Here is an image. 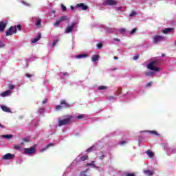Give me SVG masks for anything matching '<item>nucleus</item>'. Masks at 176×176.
I'll return each mask as SVG.
<instances>
[{"instance_id":"obj_22","label":"nucleus","mask_w":176,"mask_h":176,"mask_svg":"<svg viewBox=\"0 0 176 176\" xmlns=\"http://www.w3.org/2000/svg\"><path fill=\"white\" fill-rule=\"evenodd\" d=\"M1 137L3 138H6L7 140H10V138H12L13 135H3Z\"/></svg>"},{"instance_id":"obj_54","label":"nucleus","mask_w":176,"mask_h":176,"mask_svg":"<svg viewBox=\"0 0 176 176\" xmlns=\"http://www.w3.org/2000/svg\"><path fill=\"white\" fill-rule=\"evenodd\" d=\"M0 127H1V129H3V125L0 124Z\"/></svg>"},{"instance_id":"obj_49","label":"nucleus","mask_w":176,"mask_h":176,"mask_svg":"<svg viewBox=\"0 0 176 176\" xmlns=\"http://www.w3.org/2000/svg\"><path fill=\"white\" fill-rule=\"evenodd\" d=\"M23 141H24L25 142H28V139L27 138H23Z\"/></svg>"},{"instance_id":"obj_7","label":"nucleus","mask_w":176,"mask_h":176,"mask_svg":"<svg viewBox=\"0 0 176 176\" xmlns=\"http://www.w3.org/2000/svg\"><path fill=\"white\" fill-rule=\"evenodd\" d=\"M32 20L35 22L36 27H38V28L42 27V19H41L39 16H34L32 17Z\"/></svg>"},{"instance_id":"obj_25","label":"nucleus","mask_w":176,"mask_h":176,"mask_svg":"<svg viewBox=\"0 0 176 176\" xmlns=\"http://www.w3.org/2000/svg\"><path fill=\"white\" fill-rule=\"evenodd\" d=\"M85 116L83 114H81L80 116H78L76 117V119H78V120H82V119H85Z\"/></svg>"},{"instance_id":"obj_5","label":"nucleus","mask_w":176,"mask_h":176,"mask_svg":"<svg viewBox=\"0 0 176 176\" xmlns=\"http://www.w3.org/2000/svg\"><path fill=\"white\" fill-rule=\"evenodd\" d=\"M67 20H68V16L67 15L60 16L59 19H56L55 23H54V27H58L60 23H63V21H67Z\"/></svg>"},{"instance_id":"obj_4","label":"nucleus","mask_w":176,"mask_h":176,"mask_svg":"<svg viewBox=\"0 0 176 176\" xmlns=\"http://www.w3.org/2000/svg\"><path fill=\"white\" fill-rule=\"evenodd\" d=\"M17 33V28L15 26H11L8 28V30L6 32V36H10V35H13V34Z\"/></svg>"},{"instance_id":"obj_29","label":"nucleus","mask_w":176,"mask_h":176,"mask_svg":"<svg viewBox=\"0 0 176 176\" xmlns=\"http://www.w3.org/2000/svg\"><path fill=\"white\" fill-rule=\"evenodd\" d=\"M151 134H154L155 135H159V133L156 132V131H147Z\"/></svg>"},{"instance_id":"obj_24","label":"nucleus","mask_w":176,"mask_h":176,"mask_svg":"<svg viewBox=\"0 0 176 176\" xmlns=\"http://www.w3.org/2000/svg\"><path fill=\"white\" fill-rule=\"evenodd\" d=\"M144 174H146L147 175H153V172L152 170H144Z\"/></svg>"},{"instance_id":"obj_18","label":"nucleus","mask_w":176,"mask_h":176,"mask_svg":"<svg viewBox=\"0 0 176 176\" xmlns=\"http://www.w3.org/2000/svg\"><path fill=\"white\" fill-rule=\"evenodd\" d=\"M99 58H100V56H98V55H94L91 57V60L93 61V63H96V61H98Z\"/></svg>"},{"instance_id":"obj_36","label":"nucleus","mask_w":176,"mask_h":176,"mask_svg":"<svg viewBox=\"0 0 176 176\" xmlns=\"http://www.w3.org/2000/svg\"><path fill=\"white\" fill-rule=\"evenodd\" d=\"M61 8L63 12H65V10H67V7H65V6H64L63 4L61 5Z\"/></svg>"},{"instance_id":"obj_28","label":"nucleus","mask_w":176,"mask_h":176,"mask_svg":"<svg viewBox=\"0 0 176 176\" xmlns=\"http://www.w3.org/2000/svg\"><path fill=\"white\" fill-rule=\"evenodd\" d=\"M137 31H138L137 28H135L134 29H133V30L130 32V34H131V35H133V34H135V33L137 32Z\"/></svg>"},{"instance_id":"obj_48","label":"nucleus","mask_w":176,"mask_h":176,"mask_svg":"<svg viewBox=\"0 0 176 176\" xmlns=\"http://www.w3.org/2000/svg\"><path fill=\"white\" fill-rule=\"evenodd\" d=\"M114 41H116V42H120V38H114Z\"/></svg>"},{"instance_id":"obj_3","label":"nucleus","mask_w":176,"mask_h":176,"mask_svg":"<svg viewBox=\"0 0 176 176\" xmlns=\"http://www.w3.org/2000/svg\"><path fill=\"white\" fill-rule=\"evenodd\" d=\"M72 120V116H68L66 118L59 120L58 126H65V124H69Z\"/></svg>"},{"instance_id":"obj_45","label":"nucleus","mask_w":176,"mask_h":176,"mask_svg":"<svg viewBox=\"0 0 176 176\" xmlns=\"http://www.w3.org/2000/svg\"><path fill=\"white\" fill-rule=\"evenodd\" d=\"M25 76H26V78H31L32 76V75L28 73L25 74Z\"/></svg>"},{"instance_id":"obj_39","label":"nucleus","mask_w":176,"mask_h":176,"mask_svg":"<svg viewBox=\"0 0 176 176\" xmlns=\"http://www.w3.org/2000/svg\"><path fill=\"white\" fill-rule=\"evenodd\" d=\"M8 87H9L10 90H13V89H14V85H10Z\"/></svg>"},{"instance_id":"obj_33","label":"nucleus","mask_w":176,"mask_h":176,"mask_svg":"<svg viewBox=\"0 0 176 176\" xmlns=\"http://www.w3.org/2000/svg\"><path fill=\"white\" fill-rule=\"evenodd\" d=\"M153 74V72H146L145 73V75H146V76H152Z\"/></svg>"},{"instance_id":"obj_13","label":"nucleus","mask_w":176,"mask_h":176,"mask_svg":"<svg viewBox=\"0 0 176 176\" xmlns=\"http://www.w3.org/2000/svg\"><path fill=\"white\" fill-rule=\"evenodd\" d=\"M76 8H80L81 10H87L89 9V6L85 5L83 3L76 4Z\"/></svg>"},{"instance_id":"obj_19","label":"nucleus","mask_w":176,"mask_h":176,"mask_svg":"<svg viewBox=\"0 0 176 176\" xmlns=\"http://www.w3.org/2000/svg\"><path fill=\"white\" fill-rule=\"evenodd\" d=\"M50 146H54V144L53 143H50L48 145H47L44 148L41 150V152H45V151L49 149Z\"/></svg>"},{"instance_id":"obj_44","label":"nucleus","mask_w":176,"mask_h":176,"mask_svg":"<svg viewBox=\"0 0 176 176\" xmlns=\"http://www.w3.org/2000/svg\"><path fill=\"white\" fill-rule=\"evenodd\" d=\"M147 87H151L152 86V82H150L146 84Z\"/></svg>"},{"instance_id":"obj_51","label":"nucleus","mask_w":176,"mask_h":176,"mask_svg":"<svg viewBox=\"0 0 176 176\" xmlns=\"http://www.w3.org/2000/svg\"><path fill=\"white\" fill-rule=\"evenodd\" d=\"M70 9L71 10H74V9H75V7H74V6H71Z\"/></svg>"},{"instance_id":"obj_30","label":"nucleus","mask_w":176,"mask_h":176,"mask_svg":"<svg viewBox=\"0 0 176 176\" xmlns=\"http://www.w3.org/2000/svg\"><path fill=\"white\" fill-rule=\"evenodd\" d=\"M94 148V146L89 147L88 149L86 150V152H87L88 153H89V152H92Z\"/></svg>"},{"instance_id":"obj_20","label":"nucleus","mask_w":176,"mask_h":176,"mask_svg":"<svg viewBox=\"0 0 176 176\" xmlns=\"http://www.w3.org/2000/svg\"><path fill=\"white\" fill-rule=\"evenodd\" d=\"M89 160V155H84L80 157V162H85V160Z\"/></svg>"},{"instance_id":"obj_43","label":"nucleus","mask_w":176,"mask_h":176,"mask_svg":"<svg viewBox=\"0 0 176 176\" xmlns=\"http://www.w3.org/2000/svg\"><path fill=\"white\" fill-rule=\"evenodd\" d=\"M126 176H135L134 173H126Z\"/></svg>"},{"instance_id":"obj_42","label":"nucleus","mask_w":176,"mask_h":176,"mask_svg":"<svg viewBox=\"0 0 176 176\" xmlns=\"http://www.w3.org/2000/svg\"><path fill=\"white\" fill-rule=\"evenodd\" d=\"M105 157V155H102L99 157L100 160H104V158Z\"/></svg>"},{"instance_id":"obj_46","label":"nucleus","mask_w":176,"mask_h":176,"mask_svg":"<svg viewBox=\"0 0 176 176\" xmlns=\"http://www.w3.org/2000/svg\"><path fill=\"white\" fill-rule=\"evenodd\" d=\"M124 144H127V142H126V141H122V142H120V144H121V145H124Z\"/></svg>"},{"instance_id":"obj_58","label":"nucleus","mask_w":176,"mask_h":176,"mask_svg":"<svg viewBox=\"0 0 176 176\" xmlns=\"http://www.w3.org/2000/svg\"><path fill=\"white\" fill-rule=\"evenodd\" d=\"M101 153H104V152H103V151H102V152H101Z\"/></svg>"},{"instance_id":"obj_12","label":"nucleus","mask_w":176,"mask_h":176,"mask_svg":"<svg viewBox=\"0 0 176 176\" xmlns=\"http://www.w3.org/2000/svg\"><path fill=\"white\" fill-rule=\"evenodd\" d=\"M76 25V23H72L70 26H68L65 30V34H69V32H72L74 30V27Z\"/></svg>"},{"instance_id":"obj_26","label":"nucleus","mask_w":176,"mask_h":176,"mask_svg":"<svg viewBox=\"0 0 176 176\" xmlns=\"http://www.w3.org/2000/svg\"><path fill=\"white\" fill-rule=\"evenodd\" d=\"M85 166H87V167H89L90 166H92L93 167H96V165L94 164V161H91V163H87Z\"/></svg>"},{"instance_id":"obj_17","label":"nucleus","mask_w":176,"mask_h":176,"mask_svg":"<svg viewBox=\"0 0 176 176\" xmlns=\"http://www.w3.org/2000/svg\"><path fill=\"white\" fill-rule=\"evenodd\" d=\"M171 31H174V28H165L163 31L164 34H168V32H171Z\"/></svg>"},{"instance_id":"obj_23","label":"nucleus","mask_w":176,"mask_h":176,"mask_svg":"<svg viewBox=\"0 0 176 176\" xmlns=\"http://www.w3.org/2000/svg\"><path fill=\"white\" fill-rule=\"evenodd\" d=\"M146 154L148 155V156H149V157H153V153L152 152V151L148 150L146 151Z\"/></svg>"},{"instance_id":"obj_40","label":"nucleus","mask_w":176,"mask_h":176,"mask_svg":"<svg viewBox=\"0 0 176 176\" xmlns=\"http://www.w3.org/2000/svg\"><path fill=\"white\" fill-rule=\"evenodd\" d=\"M107 100H115V96H109V97H107Z\"/></svg>"},{"instance_id":"obj_32","label":"nucleus","mask_w":176,"mask_h":176,"mask_svg":"<svg viewBox=\"0 0 176 176\" xmlns=\"http://www.w3.org/2000/svg\"><path fill=\"white\" fill-rule=\"evenodd\" d=\"M135 14H137V12H135V11H132L131 13L129 14V17H134Z\"/></svg>"},{"instance_id":"obj_11","label":"nucleus","mask_w":176,"mask_h":176,"mask_svg":"<svg viewBox=\"0 0 176 176\" xmlns=\"http://www.w3.org/2000/svg\"><path fill=\"white\" fill-rule=\"evenodd\" d=\"M8 25V21H1L0 22V32H3L5 31V28H6Z\"/></svg>"},{"instance_id":"obj_2","label":"nucleus","mask_w":176,"mask_h":176,"mask_svg":"<svg viewBox=\"0 0 176 176\" xmlns=\"http://www.w3.org/2000/svg\"><path fill=\"white\" fill-rule=\"evenodd\" d=\"M157 65V62L154 60L148 64L147 68L148 69H151V71H155V72H159L160 69L159 67H156Z\"/></svg>"},{"instance_id":"obj_56","label":"nucleus","mask_w":176,"mask_h":176,"mask_svg":"<svg viewBox=\"0 0 176 176\" xmlns=\"http://www.w3.org/2000/svg\"><path fill=\"white\" fill-rule=\"evenodd\" d=\"M118 56H114V60H118Z\"/></svg>"},{"instance_id":"obj_38","label":"nucleus","mask_w":176,"mask_h":176,"mask_svg":"<svg viewBox=\"0 0 176 176\" xmlns=\"http://www.w3.org/2000/svg\"><path fill=\"white\" fill-rule=\"evenodd\" d=\"M138 58H140V55H138V54L135 55L133 58V60H138Z\"/></svg>"},{"instance_id":"obj_15","label":"nucleus","mask_w":176,"mask_h":176,"mask_svg":"<svg viewBox=\"0 0 176 176\" xmlns=\"http://www.w3.org/2000/svg\"><path fill=\"white\" fill-rule=\"evenodd\" d=\"M41 37H42V35L41 34V33H38V36L32 40V43H36V42L39 41V39H41Z\"/></svg>"},{"instance_id":"obj_14","label":"nucleus","mask_w":176,"mask_h":176,"mask_svg":"<svg viewBox=\"0 0 176 176\" xmlns=\"http://www.w3.org/2000/svg\"><path fill=\"white\" fill-rule=\"evenodd\" d=\"M10 94H12V92L8 90V91H6L4 92H2L0 94V96H1V97H6L8 96H10Z\"/></svg>"},{"instance_id":"obj_6","label":"nucleus","mask_w":176,"mask_h":176,"mask_svg":"<svg viewBox=\"0 0 176 176\" xmlns=\"http://www.w3.org/2000/svg\"><path fill=\"white\" fill-rule=\"evenodd\" d=\"M103 5H104V6H115L116 5H118V1L115 0H104L103 1Z\"/></svg>"},{"instance_id":"obj_47","label":"nucleus","mask_w":176,"mask_h":176,"mask_svg":"<svg viewBox=\"0 0 176 176\" xmlns=\"http://www.w3.org/2000/svg\"><path fill=\"white\" fill-rule=\"evenodd\" d=\"M14 149H20V146L14 145Z\"/></svg>"},{"instance_id":"obj_9","label":"nucleus","mask_w":176,"mask_h":176,"mask_svg":"<svg viewBox=\"0 0 176 176\" xmlns=\"http://www.w3.org/2000/svg\"><path fill=\"white\" fill-rule=\"evenodd\" d=\"M166 38L163 36L155 35L153 37V43H160Z\"/></svg>"},{"instance_id":"obj_10","label":"nucleus","mask_w":176,"mask_h":176,"mask_svg":"<svg viewBox=\"0 0 176 176\" xmlns=\"http://www.w3.org/2000/svg\"><path fill=\"white\" fill-rule=\"evenodd\" d=\"M3 160H12L14 159V154L7 153L2 157Z\"/></svg>"},{"instance_id":"obj_8","label":"nucleus","mask_w":176,"mask_h":176,"mask_svg":"<svg viewBox=\"0 0 176 176\" xmlns=\"http://www.w3.org/2000/svg\"><path fill=\"white\" fill-rule=\"evenodd\" d=\"M23 151L25 152V155H32L35 153V147L32 146L30 148H23Z\"/></svg>"},{"instance_id":"obj_41","label":"nucleus","mask_w":176,"mask_h":176,"mask_svg":"<svg viewBox=\"0 0 176 176\" xmlns=\"http://www.w3.org/2000/svg\"><path fill=\"white\" fill-rule=\"evenodd\" d=\"M58 42V40H56L55 41H54L52 43V46H56V45H57Z\"/></svg>"},{"instance_id":"obj_50","label":"nucleus","mask_w":176,"mask_h":176,"mask_svg":"<svg viewBox=\"0 0 176 176\" xmlns=\"http://www.w3.org/2000/svg\"><path fill=\"white\" fill-rule=\"evenodd\" d=\"M46 102H47V99L43 100V104H46Z\"/></svg>"},{"instance_id":"obj_55","label":"nucleus","mask_w":176,"mask_h":176,"mask_svg":"<svg viewBox=\"0 0 176 176\" xmlns=\"http://www.w3.org/2000/svg\"><path fill=\"white\" fill-rule=\"evenodd\" d=\"M165 56H166V54H162V57H165Z\"/></svg>"},{"instance_id":"obj_31","label":"nucleus","mask_w":176,"mask_h":176,"mask_svg":"<svg viewBox=\"0 0 176 176\" xmlns=\"http://www.w3.org/2000/svg\"><path fill=\"white\" fill-rule=\"evenodd\" d=\"M5 46H6L5 43L2 42V41L0 40V49L5 47Z\"/></svg>"},{"instance_id":"obj_52","label":"nucleus","mask_w":176,"mask_h":176,"mask_svg":"<svg viewBox=\"0 0 176 176\" xmlns=\"http://www.w3.org/2000/svg\"><path fill=\"white\" fill-rule=\"evenodd\" d=\"M117 10H122V7L117 8Z\"/></svg>"},{"instance_id":"obj_35","label":"nucleus","mask_w":176,"mask_h":176,"mask_svg":"<svg viewBox=\"0 0 176 176\" xmlns=\"http://www.w3.org/2000/svg\"><path fill=\"white\" fill-rule=\"evenodd\" d=\"M97 47H98V49H101V47H102V43H98Z\"/></svg>"},{"instance_id":"obj_34","label":"nucleus","mask_w":176,"mask_h":176,"mask_svg":"<svg viewBox=\"0 0 176 176\" xmlns=\"http://www.w3.org/2000/svg\"><path fill=\"white\" fill-rule=\"evenodd\" d=\"M120 34H124L126 32V29L122 28L120 30Z\"/></svg>"},{"instance_id":"obj_53","label":"nucleus","mask_w":176,"mask_h":176,"mask_svg":"<svg viewBox=\"0 0 176 176\" xmlns=\"http://www.w3.org/2000/svg\"><path fill=\"white\" fill-rule=\"evenodd\" d=\"M63 76H68V73H67V72L63 73Z\"/></svg>"},{"instance_id":"obj_1","label":"nucleus","mask_w":176,"mask_h":176,"mask_svg":"<svg viewBox=\"0 0 176 176\" xmlns=\"http://www.w3.org/2000/svg\"><path fill=\"white\" fill-rule=\"evenodd\" d=\"M60 104H58L56 107V111H60V109H67L71 108V104L67 102L65 100H62L60 102Z\"/></svg>"},{"instance_id":"obj_57","label":"nucleus","mask_w":176,"mask_h":176,"mask_svg":"<svg viewBox=\"0 0 176 176\" xmlns=\"http://www.w3.org/2000/svg\"><path fill=\"white\" fill-rule=\"evenodd\" d=\"M175 46H176V41H175Z\"/></svg>"},{"instance_id":"obj_27","label":"nucleus","mask_w":176,"mask_h":176,"mask_svg":"<svg viewBox=\"0 0 176 176\" xmlns=\"http://www.w3.org/2000/svg\"><path fill=\"white\" fill-rule=\"evenodd\" d=\"M107 89H108L107 86L102 85L98 87V90H107Z\"/></svg>"},{"instance_id":"obj_21","label":"nucleus","mask_w":176,"mask_h":176,"mask_svg":"<svg viewBox=\"0 0 176 176\" xmlns=\"http://www.w3.org/2000/svg\"><path fill=\"white\" fill-rule=\"evenodd\" d=\"M86 57H87V54H79L76 56V58H85Z\"/></svg>"},{"instance_id":"obj_37","label":"nucleus","mask_w":176,"mask_h":176,"mask_svg":"<svg viewBox=\"0 0 176 176\" xmlns=\"http://www.w3.org/2000/svg\"><path fill=\"white\" fill-rule=\"evenodd\" d=\"M16 28H17L19 31H21V25H17L16 26Z\"/></svg>"},{"instance_id":"obj_16","label":"nucleus","mask_w":176,"mask_h":176,"mask_svg":"<svg viewBox=\"0 0 176 176\" xmlns=\"http://www.w3.org/2000/svg\"><path fill=\"white\" fill-rule=\"evenodd\" d=\"M1 109L4 112L12 113V111L10 110V109H9V107L6 106H1Z\"/></svg>"}]
</instances>
